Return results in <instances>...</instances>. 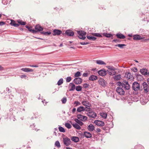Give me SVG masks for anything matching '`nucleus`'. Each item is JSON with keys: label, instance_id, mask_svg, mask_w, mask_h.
<instances>
[{"label": "nucleus", "instance_id": "1", "mask_svg": "<svg viewBox=\"0 0 149 149\" xmlns=\"http://www.w3.org/2000/svg\"><path fill=\"white\" fill-rule=\"evenodd\" d=\"M118 85L120 87L117 88L116 91L120 95H123L125 93L124 91L121 87H124L126 90H128L130 87L128 82L126 80H123L122 83L119 82Z\"/></svg>", "mask_w": 149, "mask_h": 149}, {"label": "nucleus", "instance_id": "43", "mask_svg": "<svg viewBox=\"0 0 149 149\" xmlns=\"http://www.w3.org/2000/svg\"><path fill=\"white\" fill-rule=\"evenodd\" d=\"M59 131L62 132H65V130L62 127L60 126L58 127Z\"/></svg>", "mask_w": 149, "mask_h": 149}, {"label": "nucleus", "instance_id": "34", "mask_svg": "<svg viewBox=\"0 0 149 149\" xmlns=\"http://www.w3.org/2000/svg\"><path fill=\"white\" fill-rule=\"evenodd\" d=\"M135 149H144V147L141 145H136L135 147Z\"/></svg>", "mask_w": 149, "mask_h": 149}, {"label": "nucleus", "instance_id": "27", "mask_svg": "<svg viewBox=\"0 0 149 149\" xmlns=\"http://www.w3.org/2000/svg\"><path fill=\"white\" fill-rule=\"evenodd\" d=\"M72 125L73 127L76 129L80 130L81 129L80 126L77 123L73 124Z\"/></svg>", "mask_w": 149, "mask_h": 149}, {"label": "nucleus", "instance_id": "57", "mask_svg": "<svg viewBox=\"0 0 149 149\" xmlns=\"http://www.w3.org/2000/svg\"><path fill=\"white\" fill-rule=\"evenodd\" d=\"M88 84H85L83 85L84 87L85 88H88Z\"/></svg>", "mask_w": 149, "mask_h": 149}, {"label": "nucleus", "instance_id": "36", "mask_svg": "<svg viewBox=\"0 0 149 149\" xmlns=\"http://www.w3.org/2000/svg\"><path fill=\"white\" fill-rule=\"evenodd\" d=\"M17 22L19 24H20L21 25H24L26 24V22H23L20 20H17Z\"/></svg>", "mask_w": 149, "mask_h": 149}, {"label": "nucleus", "instance_id": "39", "mask_svg": "<svg viewBox=\"0 0 149 149\" xmlns=\"http://www.w3.org/2000/svg\"><path fill=\"white\" fill-rule=\"evenodd\" d=\"M81 72L79 71H78L76 72L74 74V76L75 77H80L81 75Z\"/></svg>", "mask_w": 149, "mask_h": 149}, {"label": "nucleus", "instance_id": "3", "mask_svg": "<svg viewBox=\"0 0 149 149\" xmlns=\"http://www.w3.org/2000/svg\"><path fill=\"white\" fill-rule=\"evenodd\" d=\"M132 89L135 91H138L140 90L139 84L137 82H134L132 85Z\"/></svg>", "mask_w": 149, "mask_h": 149}, {"label": "nucleus", "instance_id": "56", "mask_svg": "<svg viewBox=\"0 0 149 149\" xmlns=\"http://www.w3.org/2000/svg\"><path fill=\"white\" fill-rule=\"evenodd\" d=\"M112 42H119L120 41L119 40L117 39H114L113 40Z\"/></svg>", "mask_w": 149, "mask_h": 149}, {"label": "nucleus", "instance_id": "60", "mask_svg": "<svg viewBox=\"0 0 149 149\" xmlns=\"http://www.w3.org/2000/svg\"><path fill=\"white\" fill-rule=\"evenodd\" d=\"M133 71L134 72H136L138 71V70L136 68H134Z\"/></svg>", "mask_w": 149, "mask_h": 149}, {"label": "nucleus", "instance_id": "26", "mask_svg": "<svg viewBox=\"0 0 149 149\" xmlns=\"http://www.w3.org/2000/svg\"><path fill=\"white\" fill-rule=\"evenodd\" d=\"M10 24L11 25L15 27H18L19 26V24L15 23V21L14 20H11Z\"/></svg>", "mask_w": 149, "mask_h": 149}, {"label": "nucleus", "instance_id": "47", "mask_svg": "<svg viewBox=\"0 0 149 149\" xmlns=\"http://www.w3.org/2000/svg\"><path fill=\"white\" fill-rule=\"evenodd\" d=\"M65 126L68 129L72 127L71 125L68 123H65Z\"/></svg>", "mask_w": 149, "mask_h": 149}, {"label": "nucleus", "instance_id": "46", "mask_svg": "<svg viewBox=\"0 0 149 149\" xmlns=\"http://www.w3.org/2000/svg\"><path fill=\"white\" fill-rule=\"evenodd\" d=\"M74 104L75 107H77L81 104V103L77 101H74Z\"/></svg>", "mask_w": 149, "mask_h": 149}, {"label": "nucleus", "instance_id": "55", "mask_svg": "<svg viewBox=\"0 0 149 149\" xmlns=\"http://www.w3.org/2000/svg\"><path fill=\"white\" fill-rule=\"evenodd\" d=\"M80 44L82 45H86L88 44L89 43L86 42H80Z\"/></svg>", "mask_w": 149, "mask_h": 149}, {"label": "nucleus", "instance_id": "20", "mask_svg": "<svg viewBox=\"0 0 149 149\" xmlns=\"http://www.w3.org/2000/svg\"><path fill=\"white\" fill-rule=\"evenodd\" d=\"M21 70L25 72H32L33 71V70L32 69L27 68H23L21 69Z\"/></svg>", "mask_w": 149, "mask_h": 149}, {"label": "nucleus", "instance_id": "37", "mask_svg": "<svg viewBox=\"0 0 149 149\" xmlns=\"http://www.w3.org/2000/svg\"><path fill=\"white\" fill-rule=\"evenodd\" d=\"M82 103L84 105L86 106L89 104V103L87 101H83L82 102Z\"/></svg>", "mask_w": 149, "mask_h": 149}, {"label": "nucleus", "instance_id": "4", "mask_svg": "<svg viewBox=\"0 0 149 149\" xmlns=\"http://www.w3.org/2000/svg\"><path fill=\"white\" fill-rule=\"evenodd\" d=\"M142 86L144 92L146 93L148 92L149 91V88L147 83L145 82H144L143 83Z\"/></svg>", "mask_w": 149, "mask_h": 149}, {"label": "nucleus", "instance_id": "45", "mask_svg": "<svg viewBox=\"0 0 149 149\" xmlns=\"http://www.w3.org/2000/svg\"><path fill=\"white\" fill-rule=\"evenodd\" d=\"M108 74L110 75H115L116 73V72H112L109 70H107Z\"/></svg>", "mask_w": 149, "mask_h": 149}, {"label": "nucleus", "instance_id": "17", "mask_svg": "<svg viewBox=\"0 0 149 149\" xmlns=\"http://www.w3.org/2000/svg\"><path fill=\"white\" fill-rule=\"evenodd\" d=\"M144 38L138 35H135L133 36V39L134 40H140Z\"/></svg>", "mask_w": 149, "mask_h": 149}, {"label": "nucleus", "instance_id": "13", "mask_svg": "<svg viewBox=\"0 0 149 149\" xmlns=\"http://www.w3.org/2000/svg\"><path fill=\"white\" fill-rule=\"evenodd\" d=\"M94 123L97 125L100 126L104 125V123L102 121L99 120H95L94 121Z\"/></svg>", "mask_w": 149, "mask_h": 149}, {"label": "nucleus", "instance_id": "35", "mask_svg": "<svg viewBox=\"0 0 149 149\" xmlns=\"http://www.w3.org/2000/svg\"><path fill=\"white\" fill-rule=\"evenodd\" d=\"M103 36L107 38H109L113 36V35L110 34L104 33H103Z\"/></svg>", "mask_w": 149, "mask_h": 149}, {"label": "nucleus", "instance_id": "41", "mask_svg": "<svg viewBox=\"0 0 149 149\" xmlns=\"http://www.w3.org/2000/svg\"><path fill=\"white\" fill-rule=\"evenodd\" d=\"M41 33L43 34L44 35H49L51 34V32L49 31H47L45 32H41Z\"/></svg>", "mask_w": 149, "mask_h": 149}, {"label": "nucleus", "instance_id": "33", "mask_svg": "<svg viewBox=\"0 0 149 149\" xmlns=\"http://www.w3.org/2000/svg\"><path fill=\"white\" fill-rule=\"evenodd\" d=\"M87 37L88 39L94 41L96 39V38L93 36H88Z\"/></svg>", "mask_w": 149, "mask_h": 149}, {"label": "nucleus", "instance_id": "38", "mask_svg": "<svg viewBox=\"0 0 149 149\" xmlns=\"http://www.w3.org/2000/svg\"><path fill=\"white\" fill-rule=\"evenodd\" d=\"M63 83V78L60 79L57 82V84L58 85L60 86Z\"/></svg>", "mask_w": 149, "mask_h": 149}, {"label": "nucleus", "instance_id": "15", "mask_svg": "<svg viewBox=\"0 0 149 149\" xmlns=\"http://www.w3.org/2000/svg\"><path fill=\"white\" fill-rule=\"evenodd\" d=\"M140 72L141 73L144 75H148V70L145 68H143L140 70Z\"/></svg>", "mask_w": 149, "mask_h": 149}, {"label": "nucleus", "instance_id": "64", "mask_svg": "<svg viewBox=\"0 0 149 149\" xmlns=\"http://www.w3.org/2000/svg\"><path fill=\"white\" fill-rule=\"evenodd\" d=\"M103 7L102 6L101 7H100L99 8L100 9H102V10H104L105 9L104 8V6H103Z\"/></svg>", "mask_w": 149, "mask_h": 149}, {"label": "nucleus", "instance_id": "2", "mask_svg": "<svg viewBox=\"0 0 149 149\" xmlns=\"http://www.w3.org/2000/svg\"><path fill=\"white\" fill-rule=\"evenodd\" d=\"M77 33L79 35L78 37L80 39L84 40L86 37L85 36L86 34V33L84 31H77Z\"/></svg>", "mask_w": 149, "mask_h": 149}, {"label": "nucleus", "instance_id": "12", "mask_svg": "<svg viewBox=\"0 0 149 149\" xmlns=\"http://www.w3.org/2000/svg\"><path fill=\"white\" fill-rule=\"evenodd\" d=\"M65 34L68 36H72L74 35V33L72 30L69 29L66 31Z\"/></svg>", "mask_w": 149, "mask_h": 149}, {"label": "nucleus", "instance_id": "10", "mask_svg": "<svg viewBox=\"0 0 149 149\" xmlns=\"http://www.w3.org/2000/svg\"><path fill=\"white\" fill-rule=\"evenodd\" d=\"M73 81L76 84H80L82 82V79L80 77H77L75 78Z\"/></svg>", "mask_w": 149, "mask_h": 149}, {"label": "nucleus", "instance_id": "30", "mask_svg": "<svg viewBox=\"0 0 149 149\" xmlns=\"http://www.w3.org/2000/svg\"><path fill=\"white\" fill-rule=\"evenodd\" d=\"M100 115L102 118L104 119L106 118L107 116V113L103 112L100 113Z\"/></svg>", "mask_w": 149, "mask_h": 149}, {"label": "nucleus", "instance_id": "58", "mask_svg": "<svg viewBox=\"0 0 149 149\" xmlns=\"http://www.w3.org/2000/svg\"><path fill=\"white\" fill-rule=\"evenodd\" d=\"M5 23L4 22H0V26H3L5 24Z\"/></svg>", "mask_w": 149, "mask_h": 149}, {"label": "nucleus", "instance_id": "22", "mask_svg": "<svg viewBox=\"0 0 149 149\" xmlns=\"http://www.w3.org/2000/svg\"><path fill=\"white\" fill-rule=\"evenodd\" d=\"M116 36L117 38L120 39H124L125 38V36L121 33H117Z\"/></svg>", "mask_w": 149, "mask_h": 149}, {"label": "nucleus", "instance_id": "61", "mask_svg": "<svg viewBox=\"0 0 149 149\" xmlns=\"http://www.w3.org/2000/svg\"><path fill=\"white\" fill-rule=\"evenodd\" d=\"M76 111V108H73L72 110V113H74Z\"/></svg>", "mask_w": 149, "mask_h": 149}, {"label": "nucleus", "instance_id": "28", "mask_svg": "<svg viewBox=\"0 0 149 149\" xmlns=\"http://www.w3.org/2000/svg\"><path fill=\"white\" fill-rule=\"evenodd\" d=\"M96 63L99 65H105L106 63L103 61L100 60H97L96 61Z\"/></svg>", "mask_w": 149, "mask_h": 149}, {"label": "nucleus", "instance_id": "48", "mask_svg": "<svg viewBox=\"0 0 149 149\" xmlns=\"http://www.w3.org/2000/svg\"><path fill=\"white\" fill-rule=\"evenodd\" d=\"M61 101L62 103L65 104L67 101V99L66 97H64L61 100Z\"/></svg>", "mask_w": 149, "mask_h": 149}, {"label": "nucleus", "instance_id": "59", "mask_svg": "<svg viewBox=\"0 0 149 149\" xmlns=\"http://www.w3.org/2000/svg\"><path fill=\"white\" fill-rule=\"evenodd\" d=\"M101 131V130L99 128H97L96 129V132H100Z\"/></svg>", "mask_w": 149, "mask_h": 149}, {"label": "nucleus", "instance_id": "63", "mask_svg": "<svg viewBox=\"0 0 149 149\" xmlns=\"http://www.w3.org/2000/svg\"><path fill=\"white\" fill-rule=\"evenodd\" d=\"M4 70V69L3 67H2L1 65H0V70Z\"/></svg>", "mask_w": 149, "mask_h": 149}, {"label": "nucleus", "instance_id": "9", "mask_svg": "<svg viewBox=\"0 0 149 149\" xmlns=\"http://www.w3.org/2000/svg\"><path fill=\"white\" fill-rule=\"evenodd\" d=\"M52 34L54 36H59L62 33V31L61 30L57 29L54 30Z\"/></svg>", "mask_w": 149, "mask_h": 149}, {"label": "nucleus", "instance_id": "6", "mask_svg": "<svg viewBox=\"0 0 149 149\" xmlns=\"http://www.w3.org/2000/svg\"><path fill=\"white\" fill-rule=\"evenodd\" d=\"M78 119L83 121H85L87 119V117L81 114H78L77 115Z\"/></svg>", "mask_w": 149, "mask_h": 149}, {"label": "nucleus", "instance_id": "5", "mask_svg": "<svg viewBox=\"0 0 149 149\" xmlns=\"http://www.w3.org/2000/svg\"><path fill=\"white\" fill-rule=\"evenodd\" d=\"M64 144L66 146H68L70 144L71 141L70 139L67 137L63 138Z\"/></svg>", "mask_w": 149, "mask_h": 149}, {"label": "nucleus", "instance_id": "32", "mask_svg": "<svg viewBox=\"0 0 149 149\" xmlns=\"http://www.w3.org/2000/svg\"><path fill=\"white\" fill-rule=\"evenodd\" d=\"M107 67L109 70H110L112 72H115V70H116V69L113 66H108Z\"/></svg>", "mask_w": 149, "mask_h": 149}, {"label": "nucleus", "instance_id": "40", "mask_svg": "<svg viewBox=\"0 0 149 149\" xmlns=\"http://www.w3.org/2000/svg\"><path fill=\"white\" fill-rule=\"evenodd\" d=\"M55 145L58 148H59L61 147L60 143L58 141H56L55 143Z\"/></svg>", "mask_w": 149, "mask_h": 149}, {"label": "nucleus", "instance_id": "11", "mask_svg": "<svg viewBox=\"0 0 149 149\" xmlns=\"http://www.w3.org/2000/svg\"><path fill=\"white\" fill-rule=\"evenodd\" d=\"M87 115L89 117L92 118H93L96 117L97 116L96 113L93 111L88 112L87 113Z\"/></svg>", "mask_w": 149, "mask_h": 149}, {"label": "nucleus", "instance_id": "7", "mask_svg": "<svg viewBox=\"0 0 149 149\" xmlns=\"http://www.w3.org/2000/svg\"><path fill=\"white\" fill-rule=\"evenodd\" d=\"M98 82L99 84L103 87H105L106 86V81L102 79H100Z\"/></svg>", "mask_w": 149, "mask_h": 149}, {"label": "nucleus", "instance_id": "21", "mask_svg": "<svg viewBox=\"0 0 149 149\" xmlns=\"http://www.w3.org/2000/svg\"><path fill=\"white\" fill-rule=\"evenodd\" d=\"M26 27L27 28L28 30L32 32L33 33H37V31L34 29H32L31 27H29L28 26L26 25Z\"/></svg>", "mask_w": 149, "mask_h": 149}, {"label": "nucleus", "instance_id": "24", "mask_svg": "<svg viewBox=\"0 0 149 149\" xmlns=\"http://www.w3.org/2000/svg\"><path fill=\"white\" fill-rule=\"evenodd\" d=\"M97 77L94 75H91L89 78V79L90 81H94L97 79Z\"/></svg>", "mask_w": 149, "mask_h": 149}, {"label": "nucleus", "instance_id": "31", "mask_svg": "<svg viewBox=\"0 0 149 149\" xmlns=\"http://www.w3.org/2000/svg\"><path fill=\"white\" fill-rule=\"evenodd\" d=\"M120 75L119 74L118 75H115L113 77V78L115 80H119L121 79Z\"/></svg>", "mask_w": 149, "mask_h": 149}, {"label": "nucleus", "instance_id": "19", "mask_svg": "<svg viewBox=\"0 0 149 149\" xmlns=\"http://www.w3.org/2000/svg\"><path fill=\"white\" fill-rule=\"evenodd\" d=\"M87 129L89 131H93L94 130L95 127L92 124H90L88 126Z\"/></svg>", "mask_w": 149, "mask_h": 149}, {"label": "nucleus", "instance_id": "14", "mask_svg": "<svg viewBox=\"0 0 149 149\" xmlns=\"http://www.w3.org/2000/svg\"><path fill=\"white\" fill-rule=\"evenodd\" d=\"M35 28L37 32L41 31L43 30V28L39 24L36 25Z\"/></svg>", "mask_w": 149, "mask_h": 149}, {"label": "nucleus", "instance_id": "49", "mask_svg": "<svg viewBox=\"0 0 149 149\" xmlns=\"http://www.w3.org/2000/svg\"><path fill=\"white\" fill-rule=\"evenodd\" d=\"M92 34L94 36L98 37H102V36L99 33H93Z\"/></svg>", "mask_w": 149, "mask_h": 149}, {"label": "nucleus", "instance_id": "62", "mask_svg": "<svg viewBox=\"0 0 149 149\" xmlns=\"http://www.w3.org/2000/svg\"><path fill=\"white\" fill-rule=\"evenodd\" d=\"M35 127V125L34 124H33L32 125H30V127L31 128L33 129V128Z\"/></svg>", "mask_w": 149, "mask_h": 149}, {"label": "nucleus", "instance_id": "51", "mask_svg": "<svg viewBox=\"0 0 149 149\" xmlns=\"http://www.w3.org/2000/svg\"><path fill=\"white\" fill-rule=\"evenodd\" d=\"M2 2L4 5H7L8 3V1L7 0H2Z\"/></svg>", "mask_w": 149, "mask_h": 149}, {"label": "nucleus", "instance_id": "29", "mask_svg": "<svg viewBox=\"0 0 149 149\" xmlns=\"http://www.w3.org/2000/svg\"><path fill=\"white\" fill-rule=\"evenodd\" d=\"M75 121L80 126H82L83 125V123L80 120H79L78 119H75Z\"/></svg>", "mask_w": 149, "mask_h": 149}, {"label": "nucleus", "instance_id": "18", "mask_svg": "<svg viewBox=\"0 0 149 149\" xmlns=\"http://www.w3.org/2000/svg\"><path fill=\"white\" fill-rule=\"evenodd\" d=\"M98 73L100 75L104 76L106 74V72L104 70H101L99 71Z\"/></svg>", "mask_w": 149, "mask_h": 149}, {"label": "nucleus", "instance_id": "54", "mask_svg": "<svg viewBox=\"0 0 149 149\" xmlns=\"http://www.w3.org/2000/svg\"><path fill=\"white\" fill-rule=\"evenodd\" d=\"M88 75V73H84L82 75L83 76L85 77H87Z\"/></svg>", "mask_w": 149, "mask_h": 149}, {"label": "nucleus", "instance_id": "53", "mask_svg": "<svg viewBox=\"0 0 149 149\" xmlns=\"http://www.w3.org/2000/svg\"><path fill=\"white\" fill-rule=\"evenodd\" d=\"M20 77L21 78H24L26 79L27 77V76L25 75H20Z\"/></svg>", "mask_w": 149, "mask_h": 149}, {"label": "nucleus", "instance_id": "8", "mask_svg": "<svg viewBox=\"0 0 149 149\" xmlns=\"http://www.w3.org/2000/svg\"><path fill=\"white\" fill-rule=\"evenodd\" d=\"M87 108L86 107L85 108L83 106H80L77 108V111L78 112H81V111H88V110L86 109V108Z\"/></svg>", "mask_w": 149, "mask_h": 149}, {"label": "nucleus", "instance_id": "16", "mask_svg": "<svg viewBox=\"0 0 149 149\" xmlns=\"http://www.w3.org/2000/svg\"><path fill=\"white\" fill-rule=\"evenodd\" d=\"M83 135L87 138H90L92 137L91 134L88 132H84Z\"/></svg>", "mask_w": 149, "mask_h": 149}, {"label": "nucleus", "instance_id": "52", "mask_svg": "<svg viewBox=\"0 0 149 149\" xmlns=\"http://www.w3.org/2000/svg\"><path fill=\"white\" fill-rule=\"evenodd\" d=\"M131 74L130 73H128L127 74H126V76L127 78L130 79L131 78Z\"/></svg>", "mask_w": 149, "mask_h": 149}, {"label": "nucleus", "instance_id": "44", "mask_svg": "<svg viewBox=\"0 0 149 149\" xmlns=\"http://www.w3.org/2000/svg\"><path fill=\"white\" fill-rule=\"evenodd\" d=\"M76 90L78 91H81L82 90V87L80 86H77L76 88Z\"/></svg>", "mask_w": 149, "mask_h": 149}, {"label": "nucleus", "instance_id": "23", "mask_svg": "<svg viewBox=\"0 0 149 149\" xmlns=\"http://www.w3.org/2000/svg\"><path fill=\"white\" fill-rule=\"evenodd\" d=\"M69 87H71V88L69 89V91H72L75 89V85L72 83H70L69 84Z\"/></svg>", "mask_w": 149, "mask_h": 149}, {"label": "nucleus", "instance_id": "42", "mask_svg": "<svg viewBox=\"0 0 149 149\" xmlns=\"http://www.w3.org/2000/svg\"><path fill=\"white\" fill-rule=\"evenodd\" d=\"M115 46H118V47H119L120 48H123V47L124 46H126V45L125 44H119L116 45H115Z\"/></svg>", "mask_w": 149, "mask_h": 149}, {"label": "nucleus", "instance_id": "25", "mask_svg": "<svg viewBox=\"0 0 149 149\" xmlns=\"http://www.w3.org/2000/svg\"><path fill=\"white\" fill-rule=\"evenodd\" d=\"M71 140L75 142H77L79 141V138L76 136H72L71 138Z\"/></svg>", "mask_w": 149, "mask_h": 149}, {"label": "nucleus", "instance_id": "50", "mask_svg": "<svg viewBox=\"0 0 149 149\" xmlns=\"http://www.w3.org/2000/svg\"><path fill=\"white\" fill-rule=\"evenodd\" d=\"M71 78L70 77H68L66 79V82H70L71 80Z\"/></svg>", "mask_w": 149, "mask_h": 149}]
</instances>
